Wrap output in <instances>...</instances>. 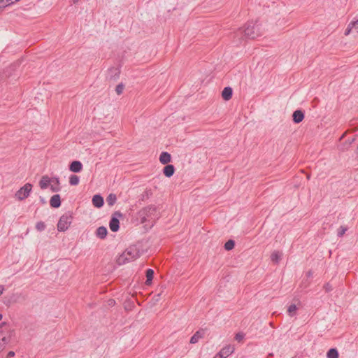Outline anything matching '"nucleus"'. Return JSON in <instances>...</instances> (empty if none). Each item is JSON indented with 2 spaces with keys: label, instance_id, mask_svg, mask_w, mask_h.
I'll return each mask as SVG.
<instances>
[{
  "label": "nucleus",
  "instance_id": "f257e3e1",
  "mask_svg": "<svg viewBox=\"0 0 358 358\" xmlns=\"http://www.w3.org/2000/svg\"><path fill=\"white\" fill-rule=\"evenodd\" d=\"M236 36H240L239 39H242L243 37L255 39L262 35L260 24L257 21L256 22H248L245 25L244 29H238L235 33Z\"/></svg>",
  "mask_w": 358,
  "mask_h": 358
},
{
  "label": "nucleus",
  "instance_id": "f03ea898",
  "mask_svg": "<svg viewBox=\"0 0 358 358\" xmlns=\"http://www.w3.org/2000/svg\"><path fill=\"white\" fill-rule=\"evenodd\" d=\"M140 256V252L136 246H130L118 257V264H124L132 262Z\"/></svg>",
  "mask_w": 358,
  "mask_h": 358
},
{
  "label": "nucleus",
  "instance_id": "7ed1b4c3",
  "mask_svg": "<svg viewBox=\"0 0 358 358\" xmlns=\"http://www.w3.org/2000/svg\"><path fill=\"white\" fill-rule=\"evenodd\" d=\"M73 220V216L70 213H66L61 216L57 223V230L59 231H65L70 227Z\"/></svg>",
  "mask_w": 358,
  "mask_h": 358
},
{
  "label": "nucleus",
  "instance_id": "20e7f679",
  "mask_svg": "<svg viewBox=\"0 0 358 358\" xmlns=\"http://www.w3.org/2000/svg\"><path fill=\"white\" fill-rule=\"evenodd\" d=\"M31 189L32 185L30 183H26L23 187H22L19 190L16 192L15 196L18 200L22 201L29 196Z\"/></svg>",
  "mask_w": 358,
  "mask_h": 358
},
{
  "label": "nucleus",
  "instance_id": "39448f33",
  "mask_svg": "<svg viewBox=\"0 0 358 358\" xmlns=\"http://www.w3.org/2000/svg\"><path fill=\"white\" fill-rule=\"evenodd\" d=\"M234 350L235 348L233 345H227L220 350L217 355L220 358H227L234 353Z\"/></svg>",
  "mask_w": 358,
  "mask_h": 358
},
{
  "label": "nucleus",
  "instance_id": "423d86ee",
  "mask_svg": "<svg viewBox=\"0 0 358 358\" xmlns=\"http://www.w3.org/2000/svg\"><path fill=\"white\" fill-rule=\"evenodd\" d=\"M50 189L52 192H58L61 190L59 178L57 176L51 178V183L50 184Z\"/></svg>",
  "mask_w": 358,
  "mask_h": 358
},
{
  "label": "nucleus",
  "instance_id": "0eeeda50",
  "mask_svg": "<svg viewBox=\"0 0 358 358\" xmlns=\"http://www.w3.org/2000/svg\"><path fill=\"white\" fill-rule=\"evenodd\" d=\"M205 334V330L203 329H200L196 331L194 335L191 337L189 343L191 344H195L198 343L199 339L202 338Z\"/></svg>",
  "mask_w": 358,
  "mask_h": 358
},
{
  "label": "nucleus",
  "instance_id": "6e6552de",
  "mask_svg": "<svg viewBox=\"0 0 358 358\" xmlns=\"http://www.w3.org/2000/svg\"><path fill=\"white\" fill-rule=\"evenodd\" d=\"M83 164L80 161H73L69 165V170L73 173H79L83 170Z\"/></svg>",
  "mask_w": 358,
  "mask_h": 358
},
{
  "label": "nucleus",
  "instance_id": "1a4fd4ad",
  "mask_svg": "<svg viewBox=\"0 0 358 358\" xmlns=\"http://www.w3.org/2000/svg\"><path fill=\"white\" fill-rule=\"evenodd\" d=\"M51 183V178L48 176H43L39 181V187L41 189H45Z\"/></svg>",
  "mask_w": 358,
  "mask_h": 358
},
{
  "label": "nucleus",
  "instance_id": "9d476101",
  "mask_svg": "<svg viewBox=\"0 0 358 358\" xmlns=\"http://www.w3.org/2000/svg\"><path fill=\"white\" fill-rule=\"evenodd\" d=\"M50 205L52 208H57L61 206V197L59 194L53 195L50 200Z\"/></svg>",
  "mask_w": 358,
  "mask_h": 358
},
{
  "label": "nucleus",
  "instance_id": "9b49d317",
  "mask_svg": "<svg viewBox=\"0 0 358 358\" xmlns=\"http://www.w3.org/2000/svg\"><path fill=\"white\" fill-rule=\"evenodd\" d=\"M292 117L294 123H300L304 118V113L301 110H296L293 113Z\"/></svg>",
  "mask_w": 358,
  "mask_h": 358
},
{
  "label": "nucleus",
  "instance_id": "f8f14e48",
  "mask_svg": "<svg viewBox=\"0 0 358 358\" xmlns=\"http://www.w3.org/2000/svg\"><path fill=\"white\" fill-rule=\"evenodd\" d=\"M109 227L113 232H116L120 229V221L116 217H112L109 222Z\"/></svg>",
  "mask_w": 358,
  "mask_h": 358
},
{
  "label": "nucleus",
  "instance_id": "ddd939ff",
  "mask_svg": "<svg viewBox=\"0 0 358 358\" xmlns=\"http://www.w3.org/2000/svg\"><path fill=\"white\" fill-rule=\"evenodd\" d=\"M233 95L232 88L230 87H226L224 88L222 92V96L224 100L229 101L231 99Z\"/></svg>",
  "mask_w": 358,
  "mask_h": 358
},
{
  "label": "nucleus",
  "instance_id": "4468645a",
  "mask_svg": "<svg viewBox=\"0 0 358 358\" xmlns=\"http://www.w3.org/2000/svg\"><path fill=\"white\" fill-rule=\"evenodd\" d=\"M92 203L96 208L102 207L104 203L103 197L99 194L94 195L92 198Z\"/></svg>",
  "mask_w": 358,
  "mask_h": 358
},
{
  "label": "nucleus",
  "instance_id": "2eb2a0df",
  "mask_svg": "<svg viewBox=\"0 0 358 358\" xmlns=\"http://www.w3.org/2000/svg\"><path fill=\"white\" fill-rule=\"evenodd\" d=\"M96 236L100 239H104L108 234L106 227L101 226L97 228L96 231Z\"/></svg>",
  "mask_w": 358,
  "mask_h": 358
},
{
  "label": "nucleus",
  "instance_id": "dca6fc26",
  "mask_svg": "<svg viewBox=\"0 0 358 358\" xmlns=\"http://www.w3.org/2000/svg\"><path fill=\"white\" fill-rule=\"evenodd\" d=\"M175 172V167L172 164H166V166L163 169V173L165 176L170 178L171 177Z\"/></svg>",
  "mask_w": 358,
  "mask_h": 358
},
{
  "label": "nucleus",
  "instance_id": "f3484780",
  "mask_svg": "<svg viewBox=\"0 0 358 358\" xmlns=\"http://www.w3.org/2000/svg\"><path fill=\"white\" fill-rule=\"evenodd\" d=\"M171 160V155L167 152H162L159 156V162L162 164H167Z\"/></svg>",
  "mask_w": 358,
  "mask_h": 358
},
{
  "label": "nucleus",
  "instance_id": "a211bd4d",
  "mask_svg": "<svg viewBox=\"0 0 358 358\" xmlns=\"http://www.w3.org/2000/svg\"><path fill=\"white\" fill-rule=\"evenodd\" d=\"M282 253L280 251H274L271 255V261L278 264L282 259Z\"/></svg>",
  "mask_w": 358,
  "mask_h": 358
},
{
  "label": "nucleus",
  "instance_id": "6ab92c4d",
  "mask_svg": "<svg viewBox=\"0 0 358 358\" xmlns=\"http://www.w3.org/2000/svg\"><path fill=\"white\" fill-rule=\"evenodd\" d=\"M145 276H146L145 284L148 285H150L152 281V279H153L154 271L151 268L147 269L146 272H145Z\"/></svg>",
  "mask_w": 358,
  "mask_h": 358
},
{
  "label": "nucleus",
  "instance_id": "aec40b11",
  "mask_svg": "<svg viewBox=\"0 0 358 358\" xmlns=\"http://www.w3.org/2000/svg\"><path fill=\"white\" fill-rule=\"evenodd\" d=\"M19 1L20 0H0V8H4Z\"/></svg>",
  "mask_w": 358,
  "mask_h": 358
},
{
  "label": "nucleus",
  "instance_id": "412c9836",
  "mask_svg": "<svg viewBox=\"0 0 358 358\" xmlns=\"http://www.w3.org/2000/svg\"><path fill=\"white\" fill-rule=\"evenodd\" d=\"M327 358H338V352L336 348H331L327 353Z\"/></svg>",
  "mask_w": 358,
  "mask_h": 358
},
{
  "label": "nucleus",
  "instance_id": "4be33fe9",
  "mask_svg": "<svg viewBox=\"0 0 358 358\" xmlns=\"http://www.w3.org/2000/svg\"><path fill=\"white\" fill-rule=\"evenodd\" d=\"M117 200L116 195L114 194H110L107 198H106V202L108 206H113Z\"/></svg>",
  "mask_w": 358,
  "mask_h": 358
},
{
  "label": "nucleus",
  "instance_id": "5701e85b",
  "mask_svg": "<svg viewBox=\"0 0 358 358\" xmlns=\"http://www.w3.org/2000/svg\"><path fill=\"white\" fill-rule=\"evenodd\" d=\"M80 178L76 175H71L69 177V184L76 186L79 184Z\"/></svg>",
  "mask_w": 358,
  "mask_h": 358
},
{
  "label": "nucleus",
  "instance_id": "b1692460",
  "mask_svg": "<svg viewBox=\"0 0 358 358\" xmlns=\"http://www.w3.org/2000/svg\"><path fill=\"white\" fill-rule=\"evenodd\" d=\"M297 307L295 304H291L287 308L288 315L290 317H293L296 315Z\"/></svg>",
  "mask_w": 358,
  "mask_h": 358
},
{
  "label": "nucleus",
  "instance_id": "393cba45",
  "mask_svg": "<svg viewBox=\"0 0 358 358\" xmlns=\"http://www.w3.org/2000/svg\"><path fill=\"white\" fill-rule=\"evenodd\" d=\"M235 242L233 240H229L224 244V249L226 250H231L234 248Z\"/></svg>",
  "mask_w": 358,
  "mask_h": 358
},
{
  "label": "nucleus",
  "instance_id": "a878e982",
  "mask_svg": "<svg viewBox=\"0 0 358 358\" xmlns=\"http://www.w3.org/2000/svg\"><path fill=\"white\" fill-rule=\"evenodd\" d=\"M348 231V227H343V226H341L338 229V231H337V236L338 237H342L345 233Z\"/></svg>",
  "mask_w": 358,
  "mask_h": 358
},
{
  "label": "nucleus",
  "instance_id": "bb28decb",
  "mask_svg": "<svg viewBox=\"0 0 358 358\" xmlns=\"http://www.w3.org/2000/svg\"><path fill=\"white\" fill-rule=\"evenodd\" d=\"M45 227L46 226H45V223L42 221L38 222L36 224V229L39 231H42L45 230Z\"/></svg>",
  "mask_w": 358,
  "mask_h": 358
},
{
  "label": "nucleus",
  "instance_id": "cd10ccee",
  "mask_svg": "<svg viewBox=\"0 0 358 358\" xmlns=\"http://www.w3.org/2000/svg\"><path fill=\"white\" fill-rule=\"evenodd\" d=\"M10 338L6 336H3L1 339H0V344L3 345V348L4 349L6 345L9 343Z\"/></svg>",
  "mask_w": 358,
  "mask_h": 358
},
{
  "label": "nucleus",
  "instance_id": "c85d7f7f",
  "mask_svg": "<svg viewBox=\"0 0 358 358\" xmlns=\"http://www.w3.org/2000/svg\"><path fill=\"white\" fill-rule=\"evenodd\" d=\"M124 86L122 83L118 84L115 88L116 93L118 95L121 94L124 90Z\"/></svg>",
  "mask_w": 358,
  "mask_h": 358
},
{
  "label": "nucleus",
  "instance_id": "c756f323",
  "mask_svg": "<svg viewBox=\"0 0 358 358\" xmlns=\"http://www.w3.org/2000/svg\"><path fill=\"white\" fill-rule=\"evenodd\" d=\"M245 337V334L242 332H239V333H237L235 336V339L238 341V342H241L243 340Z\"/></svg>",
  "mask_w": 358,
  "mask_h": 358
},
{
  "label": "nucleus",
  "instance_id": "7c9ffc66",
  "mask_svg": "<svg viewBox=\"0 0 358 358\" xmlns=\"http://www.w3.org/2000/svg\"><path fill=\"white\" fill-rule=\"evenodd\" d=\"M324 289L326 292H329L331 290H333V287H332V285L329 282H327L324 285Z\"/></svg>",
  "mask_w": 358,
  "mask_h": 358
},
{
  "label": "nucleus",
  "instance_id": "2f4dec72",
  "mask_svg": "<svg viewBox=\"0 0 358 358\" xmlns=\"http://www.w3.org/2000/svg\"><path fill=\"white\" fill-rule=\"evenodd\" d=\"M352 29H354V28H353V27H352V26L349 23V24H348V26L347 29H345V36L349 35V34H350V33L351 32V31H352Z\"/></svg>",
  "mask_w": 358,
  "mask_h": 358
},
{
  "label": "nucleus",
  "instance_id": "473e14b6",
  "mask_svg": "<svg viewBox=\"0 0 358 358\" xmlns=\"http://www.w3.org/2000/svg\"><path fill=\"white\" fill-rule=\"evenodd\" d=\"M350 24L354 29H358V18L356 20H353Z\"/></svg>",
  "mask_w": 358,
  "mask_h": 358
},
{
  "label": "nucleus",
  "instance_id": "72a5a7b5",
  "mask_svg": "<svg viewBox=\"0 0 358 358\" xmlns=\"http://www.w3.org/2000/svg\"><path fill=\"white\" fill-rule=\"evenodd\" d=\"M14 356H15V352L13 351H10L7 354V357L6 358H10V357H13Z\"/></svg>",
  "mask_w": 358,
  "mask_h": 358
},
{
  "label": "nucleus",
  "instance_id": "f704fd0d",
  "mask_svg": "<svg viewBox=\"0 0 358 358\" xmlns=\"http://www.w3.org/2000/svg\"><path fill=\"white\" fill-rule=\"evenodd\" d=\"M4 291V287L1 285H0V296L3 294Z\"/></svg>",
  "mask_w": 358,
  "mask_h": 358
},
{
  "label": "nucleus",
  "instance_id": "c9c22d12",
  "mask_svg": "<svg viewBox=\"0 0 358 358\" xmlns=\"http://www.w3.org/2000/svg\"><path fill=\"white\" fill-rule=\"evenodd\" d=\"M115 301L114 300H110L109 301V305L110 306H112V305L115 304Z\"/></svg>",
  "mask_w": 358,
  "mask_h": 358
},
{
  "label": "nucleus",
  "instance_id": "e433bc0d",
  "mask_svg": "<svg viewBox=\"0 0 358 358\" xmlns=\"http://www.w3.org/2000/svg\"><path fill=\"white\" fill-rule=\"evenodd\" d=\"M312 274H313L312 271H309L307 273V276H308V277H310V276H312Z\"/></svg>",
  "mask_w": 358,
  "mask_h": 358
},
{
  "label": "nucleus",
  "instance_id": "4c0bfd02",
  "mask_svg": "<svg viewBox=\"0 0 358 358\" xmlns=\"http://www.w3.org/2000/svg\"><path fill=\"white\" fill-rule=\"evenodd\" d=\"M3 350V345L0 344V352Z\"/></svg>",
  "mask_w": 358,
  "mask_h": 358
},
{
  "label": "nucleus",
  "instance_id": "58836bf2",
  "mask_svg": "<svg viewBox=\"0 0 358 358\" xmlns=\"http://www.w3.org/2000/svg\"><path fill=\"white\" fill-rule=\"evenodd\" d=\"M79 0H72V2L73 3H76L77 2H78Z\"/></svg>",
  "mask_w": 358,
  "mask_h": 358
},
{
  "label": "nucleus",
  "instance_id": "ea45409f",
  "mask_svg": "<svg viewBox=\"0 0 358 358\" xmlns=\"http://www.w3.org/2000/svg\"><path fill=\"white\" fill-rule=\"evenodd\" d=\"M213 358H220V357L217 354Z\"/></svg>",
  "mask_w": 358,
  "mask_h": 358
},
{
  "label": "nucleus",
  "instance_id": "a19ab883",
  "mask_svg": "<svg viewBox=\"0 0 358 358\" xmlns=\"http://www.w3.org/2000/svg\"><path fill=\"white\" fill-rule=\"evenodd\" d=\"M2 318H3V315H2V314L0 313V321L2 320Z\"/></svg>",
  "mask_w": 358,
  "mask_h": 358
},
{
  "label": "nucleus",
  "instance_id": "79ce46f5",
  "mask_svg": "<svg viewBox=\"0 0 358 358\" xmlns=\"http://www.w3.org/2000/svg\"><path fill=\"white\" fill-rule=\"evenodd\" d=\"M4 324H5V322H2V323L0 324V327H3V325H4Z\"/></svg>",
  "mask_w": 358,
  "mask_h": 358
},
{
  "label": "nucleus",
  "instance_id": "37998d69",
  "mask_svg": "<svg viewBox=\"0 0 358 358\" xmlns=\"http://www.w3.org/2000/svg\"><path fill=\"white\" fill-rule=\"evenodd\" d=\"M357 150H358V149H357Z\"/></svg>",
  "mask_w": 358,
  "mask_h": 358
}]
</instances>
